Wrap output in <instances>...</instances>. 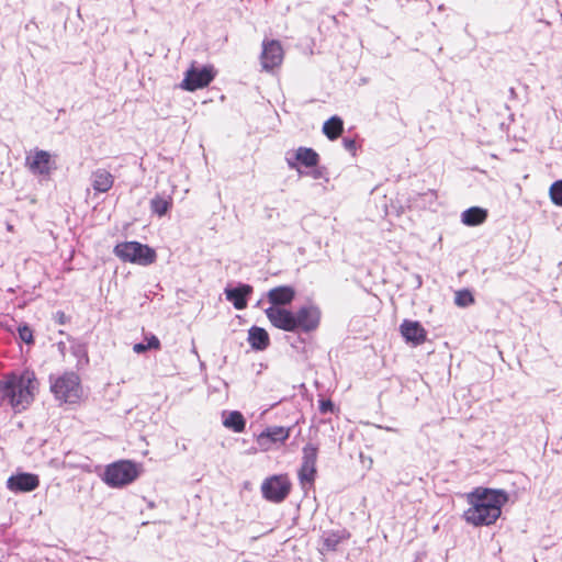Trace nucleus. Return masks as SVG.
Wrapping results in <instances>:
<instances>
[{"instance_id":"obj_25","label":"nucleus","mask_w":562,"mask_h":562,"mask_svg":"<svg viewBox=\"0 0 562 562\" xmlns=\"http://www.w3.org/2000/svg\"><path fill=\"white\" fill-rule=\"evenodd\" d=\"M149 349H160V341L155 335H146L144 342H138L133 346V350L136 353H143Z\"/></svg>"},{"instance_id":"obj_1","label":"nucleus","mask_w":562,"mask_h":562,"mask_svg":"<svg viewBox=\"0 0 562 562\" xmlns=\"http://www.w3.org/2000/svg\"><path fill=\"white\" fill-rule=\"evenodd\" d=\"M468 501L470 507L463 513L464 520L473 526H488L499 518L508 496L501 490L476 488Z\"/></svg>"},{"instance_id":"obj_7","label":"nucleus","mask_w":562,"mask_h":562,"mask_svg":"<svg viewBox=\"0 0 562 562\" xmlns=\"http://www.w3.org/2000/svg\"><path fill=\"white\" fill-rule=\"evenodd\" d=\"M215 72L213 67L204 66L198 68L192 65L184 74V78L180 83L181 89L187 91H195L210 85L214 79Z\"/></svg>"},{"instance_id":"obj_3","label":"nucleus","mask_w":562,"mask_h":562,"mask_svg":"<svg viewBox=\"0 0 562 562\" xmlns=\"http://www.w3.org/2000/svg\"><path fill=\"white\" fill-rule=\"evenodd\" d=\"M114 255L124 262L148 266L156 261L155 249L138 241H124L114 247Z\"/></svg>"},{"instance_id":"obj_35","label":"nucleus","mask_w":562,"mask_h":562,"mask_svg":"<svg viewBox=\"0 0 562 562\" xmlns=\"http://www.w3.org/2000/svg\"><path fill=\"white\" fill-rule=\"evenodd\" d=\"M243 562H251V561L245 560V561H243Z\"/></svg>"},{"instance_id":"obj_4","label":"nucleus","mask_w":562,"mask_h":562,"mask_svg":"<svg viewBox=\"0 0 562 562\" xmlns=\"http://www.w3.org/2000/svg\"><path fill=\"white\" fill-rule=\"evenodd\" d=\"M139 475L136 463L130 460H120L106 465L103 481L110 487H123L133 483Z\"/></svg>"},{"instance_id":"obj_17","label":"nucleus","mask_w":562,"mask_h":562,"mask_svg":"<svg viewBox=\"0 0 562 562\" xmlns=\"http://www.w3.org/2000/svg\"><path fill=\"white\" fill-rule=\"evenodd\" d=\"M26 165L35 175H49L50 155L45 150H36L32 157L26 158Z\"/></svg>"},{"instance_id":"obj_11","label":"nucleus","mask_w":562,"mask_h":562,"mask_svg":"<svg viewBox=\"0 0 562 562\" xmlns=\"http://www.w3.org/2000/svg\"><path fill=\"white\" fill-rule=\"evenodd\" d=\"M290 428L282 426L268 427L257 437V443L262 451H269L273 443H283L290 437Z\"/></svg>"},{"instance_id":"obj_12","label":"nucleus","mask_w":562,"mask_h":562,"mask_svg":"<svg viewBox=\"0 0 562 562\" xmlns=\"http://www.w3.org/2000/svg\"><path fill=\"white\" fill-rule=\"evenodd\" d=\"M40 485V479L33 473H19L11 475L7 481V487L13 493L32 492Z\"/></svg>"},{"instance_id":"obj_31","label":"nucleus","mask_w":562,"mask_h":562,"mask_svg":"<svg viewBox=\"0 0 562 562\" xmlns=\"http://www.w3.org/2000/svg\"><path fill=\"white\" fill-rule=\"evenodd\" d=\"M334 403L330 400H321L319 401V412L322 414L333 413L334 412Z\"/></svg>"},{"instance_id":"obj_27","label":"nucleus","mask_w":562,"mask_h":562,"mask_svg":"<svg viewBox=\"0 0 562 562\" xmlns=\"http://www.w3.org/2000/svg\"><path fill=\"white\" fill-rule=\"evenodd\" d=\"M318 449L312 443H307L303 448L302 464L316 468Z\"/></svg>"},{"instance_id":"obj_5","label":"nucleus","mask_w":562,"mask_h":562,"mask_svg":"<svg viewBox=\"0 0 562 562\" xmlns=\"http://www.w3.org/2000/svg\"><path fill=\"white\" fill-rule=\"evenodd\" d=\"M50 391L65 403L78 402L82 393L79 376L74 372H66L56 379L50 376Z\"/></svg>"},{"instance_id":"obj_2","label":"nucleus","mask_w":562,"mask_h":562,"mask_svg":"<svg viewBox=\"0 0 562 562\" xmlns=\"http://www.w3.org/2000/svg\"><path fill=\"white\" fill-rule=\"evenodd\" d=\"M36 390L37 381L35 373L31 370L12 372L0 383L2 403L18 412L31 404Z\"/></svg>"},{"instance_id":"obj_13","label":"nucleus","mask_w":562,"mask_h":562,"mask_svg":"<svg viewBox=\"0 0 562 562\" xmlns=\"http://www.w3.org/2000/svg\"><path fill=\"white\" fill-rule=\"evenodd\" d=\"M286 162L291 169H297V164L314 168L319 162V155L313 148L302 146L293 153V157H286Z\"/></svg>"},{"instance_id":"obj_28","label":"nucleus","mask_w":562,"mask_h":562,"mask_svg":"<svg viewBox=\"0 0 562 562\" xmlns=\"http://www.w3.org/2000/svg\"><path fill=\"white\" fill-rule=\"evenodd\" d=\"M549 195L554 205L562 206V180H557L550 186Z\"/></svg>"},{"instance_id":"obj_16","label":"nucleus","mask_w":562,"mask_h":562,"mask_svg":"<svg viewBox=\"0 0 562 562\" xmlns=\"http://www.w3.org/2000/svg\"><path fill=\"white\" fill-rule=\"evenodd\" d=\"M267 299L271 306L284 307L295 299V290L291 285L276 286L268 291Z\"/></svg>"},{"instance_id":"obj_33","label":"nucleus","mask_w":562,"mask_h":562,"mask_svg":"<svg viewBox=\"0 0 562 562\" xmlns=\"http://www.w3.org/2000/svg\"><path fill=\"white\" fill-rule=\"evenodd\" d=\"M310 175L313 179H321L323 177V171L321 169H313Z\"/></svg>"},{"instance_id":"obj_18","label":"nucleus","mask_w":562,"mask_h":562,"mask_svg":"<svg viewBox=\"0 0 562 562\" xmlns=\"http://www.w3.org/2000/svg\"><path fill=\"white\" fill-rule=\"evenodd\" d=\"M252 293L249 284H239L236 288L225 289L227 301L232 302L236 310H244L247 306V296Z\"/></svg>"},{"instance_id":"obj_15","label":"nucleus","mask_w":562,"mask_h":562,"mask_svg":"<svg viewBox=\"0 0 562 562\" xmlns=\"http://www.w3.org/2000/svg\"><path fill=\"white\" fill-rule=\"evenodd\" d=\"M90 182L95 194L106 193L114 184V176L105 168H98L91 172Z\"/></svg>"},{"instance_id":"obj_19","label":"nucleus","mask_w":562,"mask_h":562,"mask_svg":"<svg viewBox=\"0 0 562 562\" xmlns=\"http://www.w3.org/2000/svg\"><path fill=\"white\" fill-rule=\"evenodd\" d=\"M349 538V532L345 529L340 530H325L321 536L322 549L321 551H336L338 546Z\"/></svg>"},{"instance_id":"obj_20","label":"nucleus","mask_w":562,"mask_h":562,"mask_svg":"<svg viewBox=\"0 0 562 562\" xmlns=\"http://www.w3.org/2000/svg\"><path fill=\"white\" fill-rule=\"evenodd\" d=\"M173 199L170 193H157L149 202L153 214L165 216L172 207Z\"/></svg>"},{"instance_id":"obj_9","label":"nucleus","mask_w":562,"mask_h":562,"mask_svg":"<svg viewBox=\"0 0 562 562\" xmlns=\"http://www.w3.org/2000/svg\"><path fill=\"white\" fill-rule=\"evenodd\" d=\"M269 322L278 329L294 333V312L285 307L269 306L265 310Z\"/></svg>"},{"instance_id":"obj_8","label":"nucleus","mask_w":562,"mask_h":562,"mask_svg":"<svg viewBox=\"0 0 562 562\" xmlns=\"http://www.w3.org/2000/svg\"><path fill=\"white\" fill-rule=\"evenodd\" d=\"M321 323V311L310 304L301 306L294 312V333H311L317 329Z\"/></svg>"},{"instance_id":"obj_6","label":"nucleus","mask_w":562,"mask_h":562,"mask_svg":"<svg viewBox=\"0 0 562 562\" xmlns=\"http://www.w3.org/2000/svg\"><path fill=\"white\" fill-rule=\"evenodd\" d=\"M260 488L265 499L280 504L289 496L292 484L286 474H274L265 479Z\"/></svg>"},{"instance_id":"obj_24","label":"nucleus","mask_w":562,"mask_h":562,"mask_svg":"<svg viewBox=\"0 0 562 562\" xmlns=\"http://www.w3.org/2000/svg\"><path fill=\"white\" fill-rule=\"evenodd\" d=\"M344 123L338 116H333L327 120L323 125V133L330 139L338 138L342 132Z\"/></svg>"},{"instance_id":"obj_23","label":"nucleus","mask_w":562,"mask_h":562,"mask_svg":"<svg viewBox=\"0 0 562 562\" xmlns=\"http://www.w3.org/2000/svg\"><path fill=\"white\" fill-rule=\"evenodd\" d=\"M223 425L235 432H243L246 427V420L240 412L233 411L223 414Z\"/></svg>"},{"instance_id":"obj_21","label":"nucleus","mask_w":562,"mask_h":562,"mask_svg":"<svg viewBox=\"0 0 562 562\" xmlns=\"http://www.w3.org/2000/svg\"><path fill=\"white\" fill-rule=\"evenodd\" d=\"M248 342L256 350H265L270 344L269 335L263 328L252 326L248 333Z\"/></svg>"},{"instance_id":"obj_32","label":"nucleus","mask_w":562,"mask_h":562,"mask_svg":"<svg viewBox=\"0 0 562 562\" xmlns=\"http://www.w3.org/2000/svg\"><path fill=\"white\" fill-rule=\"evenodd\" d=\"M342 144H344V147L349 151H352L356 149V142L351 138H344Z\"/></svg>"},{"instance_id":"obj_14","label":"nucleus","mask_w":562,"mask_h":562,"mask_svg":"<svg viewBox=\"0 0 562 562\" xmlns=\"http://www.w3.org/2000/svg\"><path fill=\"white\" fill-rule=\"evenodd\" d=\"M400 331L405 340L414 346L422 345L427 339V331L417 321L404 319L400 326Z\"/></svg>"},{"instance_id":"obj_34","label":"nucleus","mask_w":562,"mask_h":562,"mask_svg":"<svg viewBox=\"0 0 562 562\" xmlns=\"http://www.w3.org/2000/svg\"><path fill=\"white\" fill-rule=\"evenodd\" d=\"M426 195H430L432 199H436V193L434 191H429Z\"/></svg>"},{"instance_id":"obj_10","label":"nucleus","mask_w":562,"mask_h":562,"mask_svg":"<svg viewBox=\"0 0 562 562\" xmlns=\"http://www.w3.org/2000/svg\"><path fill=\"white\" fill-rule=\"evenodd\" d=\"M261 66L265 70H271L281 65L283 60V49L278 41H265L262 43Z\"/></svg>"},{"instance_id":"obj_26","label":"nucleus","mask_w":562,"mask_h":562,"mask_svg":"<svg viewBox=\"0 0 562 562\" xmlns=\"http://www.w3.org/2000/svg\"><path fill=\"white\" fill-rule=\"evenodd\" d=\"M316 468L301 464L299 470V480L303 487L312 485L315 481Z\"/></svg>"},{"instance_id":"obj_22","label":"nucleus","mask_w":562,"mask_h":562,"mask_svg":"<svg viewBox=\"0 0 562 562\" xmlns=\"http://www.w3.org/2000/svg\"><path fill=\"white\" fill-rule=\"evenodd\" d=\"M487 218V211L479 207L472 206L461 214V221L467 226H476L484 223Z\"/></svg>"},{"instance_id":"obj_30","label":"nucleus","mask_w":562,"mask_h":562,"mask_svg":"<svg viewBox=\"0 0 562 562\" xmlns=\"http://www.w3.org/2000/svg\"><path fill=\"white\" fill-rule=\"evenodd\" d=\"M18 333L20 339L25 344L31 345L34 342L33 330L27 325L19 326Z\"/></svg>"},{"instance_id":"obj_29","label":"nucleus","mask_w":562,"mask_h":562,"mask_svg":"<svg viewBox=\"0 0 562 562\" xmlns=\"http://www.w3.org/2000/svg\"><path fill=\"white\" fill-rule=\"evenodd\" d=\"M454 303L460 307H467L474 303V297L469 290H460L456 293Z\"/></svg>"}]
</instances>
